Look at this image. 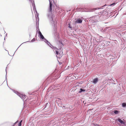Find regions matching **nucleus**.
I'll return each mask as SVG.
<instances>
[{
	"label": "nucleus",
	"mask_w": 126,
	"mask_h": 126,
	"mask_svg": "<svg viewBox=\"0 0 126 126\" xmlns=\"http://www.w3.org/2000/svg\"><path fill=\"white\" fill-rule=\"evenodd\" d=\"M115 4V3H112V4H111L110 5V6H112L113 5H114Z\"/></svg>",
	"instance_id": "9b49d317"
},
{
	"label": "nucleus",
	"mask_w": 126,
	"mask_h": 126,
	"mask_svg": "<svg viewBox=\"0 0 126 126\" xmlns=\"http://www.w3.org/2000/svg\"><path fill=\"white\" fill-rule=\"evenodd\" d=\"M76 23H81L82 22V20L81 19H78L76 21Z\"/></svg>",
	"instance_id": "423d86ee"
},
{
	"label": "nucleus",
	"mask_w": 126,
	"mask_h": 126,
	"mask_svg": "<svg viewBox=\"0 0 126 126\" xmlns=\"http://www.w3.org/2000/svg\"><path fill=\"white\" fill-rule=\"evenodd\" d=\"M22 121V120H21L19 123V124H18V126H21V122Z\"/></svg>",
	"instance_id": "1a4fd4ad"
},
{
	"label": "nucleus",
	"mask_w": 126,
	"mask_h": 126,
	"mask_svg": "<svg viewBox=\"0 0 126 126\" xmlns=\"http://www.w3.org/2000/svg\"><path fill=\"white\" fill-rule=\"evenodd\" d=\"M35 39L34 38L32 40V41H35Z\"/></svg>",
	"instance_id": "ddd939ff"
},
{
	"label": "nucleus",
	"mask_w": 126,
	"mask_h": 126,
	"mask_svg": "<svg viewBox=\"0 0 126 126\" xmlns=\"http://www.w3.org/2000/svg\"><path fill=\"white\" fill-rule=\"evenodd\" d=\"M38 33L39 35L40 36L41 38L42 39H44V37L43 35H42L41 32L40 31H39L38 32Z\"/></svg>",
	"instance_id": "7ed1b4c3"
},
{
	"label": "nucleus",
	"mask_w": 126,
	"mask_h": 126,
	"mask_svg": "<svg viewBox=\"0 0 126 126\" xmlns=\"http://www.w3.org/2000/svg\"><path fill=\"white\" fill-rule=\"evenodd\" d=\"M98 79L97 78L95 79L93 81V83L95 84L98 81Z\"/></svg>",
	"instance_id": "20e7f679"
},
{
	"label": "nucleus",
	"mask_w": 126,
	"mask_h": 126,
	"mask_svg": "<svg viewBox=\"0 0 126 126\" xmlns=\"http://www.w3.org/2000/svg\"><path fill=\"white\" fill-rule=\"evenodd\" d=\"M80 90L81 92L83 91H85V90L84 89L81 88L80 89Z\"/></svg>",
	"instance_id": "6e6552de"
},
{
	"label": "nucleus",
	"mask_w": 126,
	"mask_h": 126,
	"mask_svg": "<svg viewBox=\"0 0 126 126\" xmlns=\"http://www.w3.org/2000/svg\"><path fill=\"white\" fill-rule=\"evenodd\" d=\"M52 46V47H53V48H55V47H53Z\"/></svg>",
	"instance_id": "2eb2a0df"
},
{
	"label": "nucleus",
	"mask_w": 126,
	"mask_h": 126,
	"mask_svg": "<svg viewBox=\"0 0 126 126\" xmlns=\"http://www.w3.org/2000/svg\"><path fill=\"white\" fill-rule=\"evenodd\" d=\"M52 2L51 1H49V11L51 12L52 10Z\"/></svg>",
	"instance_id": "f257e3e1"
},
{
	"label": "nucleus",
	"mask_w": 126,
	"mask_h": 126,
	"mask_svg": "<svg viewBox=\"0 0 126 126\" xmlns=\"http://www.w3.org/2000/svg\"><path fill=\"white\" fill-rule=\"evenodd\" d=\"M61 43L62 44V45H63L62 43V42H61Z\"/></svg>",
	"instance_id": "f3484780"
},
{
	"label": "nucleus",
	"mask_w": 126,
	"mask_h": 126,
	"mask_svg": "<svg viewBox=\"0 0 126 126\" xmlns=\"http://www.w3.org/2000/svg\"><path fill=\"white\" fill-rule=\"evenodd\" d=\"M122 106L123 107H125L126 106V104L125 103H123L122 104Z\"/></svg>",
	"instance_id": "0eeeda50"
},
{
	"label": "nucleus",
	"mask_w": 126,
	"mask_h": 126,
	"mask_svg": "<svg viewBox=\"0 0 126 126\" xmlns=\"http://www.w3.org/2000/svg\"><path fill=\"white\" fill-rule=\"evenodd\" d=\"M55 52H56V53L57 54H58V51H57V50H56V51H55Z\"/></svg>",
	"instance_id": "f8f14e48"
},
{
	"label": "nucleus",
	"mask_w": 126,
	"mask_h": 126,
	"mask_svg": "<svg viewBox=\"0 0 126 126\" xmlns=\"http://www.w3.org/2000/svg\"><path fill=\"white\" fill-rule=\"evenodd\" d=\"M107 5L106 4H105V5H104V6H103L102 7H104V6H106Z\"/></svg>",
	"instance_id": "4468645a"
},
{
	"label": "nucleus",
	"mask_w": 126,
	"mask_h": 126,
	"mask_svg": "<svg viewBox=\"0 0 126 126\" xmlns=\"http://www.w3.org/2000/svg\"><path fill=\"white\" fill-rule=\"evenodd\" d=\"M53 7H54V6L53 5Z\"/></svg>",
	"instance_id": "a211bd4d"
},
{
	"label": "nucleus",
	"mask_w": 126,
	"mask_h": 126,
	"mask_svg": "<svg viewBox=\"0 0 126 126\" xmlns=\"http://www.w3.org/2000/svg\"><path fill=\"white\" fill-rule=\"evenodd\" d=\"M118 113V112L117 111L115 110L114 111V113L115 114H117Z\"/></svg>",
	"instance_id": "9d476101"
},
{
	"label": "nucleus",
	"mask_w": 126,
	"mask_h": 126,
	"mask_svg": "<svg viewBox=\"0 0 126 126\" xmlns=\"http://www.w3.org/2000/svg\"><path fill=\"white\" fill-rule=\"evenodd\" d=\"M19 96L23 100L25 98L26 96L24 95L20 94L19 95Z\"/></svg>",
	"instance_id": "f03ea898"
},
{
	"label": "nucleus",
	"mask_w": 126,
	"mask_h": 126,
	"mask_svg": "<svg viewBox=\"0 0 126 126\" xmlns=\"http://www.w3.org/2000/svg\"><path fill=\"white\" fill-rule=\"evenodd\" d=\"M117 120L121 124H124V122L121 119L118 118L117 119Z\"/></svg>",
	"instance_id": "39448f33"
},
{
	"label": "nucleus",
	"mask_w": 126,
	"mask_h": 126,
	"mask_svg": "<svg viewBox=\"0 0 126 126\" xmlns=\"http://www.w3.org/2000/svg\"><path fill=\"white\" fill-rule=\"evenodd\" d=\"M69 27L70 28H71V27H70L69 26Z\"/></svg>",
	"instance_id": "dca6fc26"
}]
</instances>
